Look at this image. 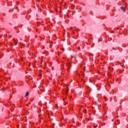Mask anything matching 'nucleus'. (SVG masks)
<instances>
[{
  "instance_id": "nucleus-15",
  "label": "nucleus",
  "mask_w": 128,
  "mask_h": 128,
  "mask_svg": "<svg viewBox=\"0 0 128 128\" xmlns=\"http://www.w3.org/2000/svg\"><path fill=\"white\" fill-rule=\"evenodd\" d=\"M94 128H96V126H94Z\"/></svg>"
},
{
  "instance_id": "nucleus-16",
  "label": "nucleus",
  "mask_w": 128,
  "mask_h": 128,
  "mask_svg": "<svg viewBox=\"0 0 128 128\" xmlns=\"http://www.w3.org/2000/svg\"><path fill=\"white\" fill-rule=\"evenodd\" d=\"M80 110H81L80 108L79 109V112H80Z\"/></svg>"
},
{
  "instance_id": "nucleus-17",
  "label": "nucleus",
  "mask_w": 128,
  "mask_h": 128,
  "mask_svg": "<svg viewBox=\"0 0 128 128\" xmlns=\"http://www.w3.org/2000/svg\"><path fill=\"white\" fill-rule=\"evenodd\" d=\"M113 48V50H114V48Z\"/></svg>"
},
{
  "instance_id": "nucleus-1",
  "label": "nucleus",
  "mask_w": 128,
  "mask_h": 128,
  "mask_svg": "<svg viewBox=\"0 0 128 128\" xmlns=\"http://www.w3.org/2000/svg\"><path fill=\"white\" fill-rule=\"evenodd\" d=\"M67 66H68V68L67 69L68 73H66L64 74L65 76H70V68H72V64L70 63H67L66 64Z\"/></svg>"
},
{
  "instance_id": "nucleus-4",
  "label": "nucleus",
  "mask_w": 128,
  "mask_h": 128,
  "mask_svg": "<svg viewBox=\"0 0 128 128\" xmlns=\"http://www.w3.org/2000/svg\"><path fill=\"white\" fill-rule=\"evenodd\" d=\"M104 100H105L106 102H108V98H106V96H104Z\"/></svg>"
},
{
  "instance_id": "nucleus-11",
  "label": "nucleus",
  "mask_w": 128,
  "mask_h": 128,
  "mask_svg": "<svg viewBox=\"0 0 128 128\" xmlns=\"http://www.w3.org/2000/svg\"><path fill=\"white\" fill-rule=\"evenodd\" d=\"M70 30H72V27H70Z\"/></svg>"
},
{
  "instance_id": "nucleus-6",
  "label": "nucleus",
  "mask_w": 128,
  "mask_h": 128,
  "mask_svg": "<svg viewBox=\"0 0 128 128\" xmlns=\"http://www.w3.org/2000/svg\"><path fill=\"white\" fill-rule=\"evenodd\" d=\"M83 112L84 114H86V110H84Z\"/></svg>"
},
{
  "instance_id": "nucleus-5",
  "label": "nucleus",
  "mask_w": 128,
  "mask_h": 128,
  "mask_svg": "<svg viewBox=\"0 0 128 128\" xmlns=\"http://www.w3.org/2000/svg\"><path fill=\"white\" fill-rule=\"evenodd\" d=\"M14 40V42L15 44H16V45L18 44V42H16V40Z\"/></svg>"
},
{
  "instance_id": "nucleus-7",
  "label": "nucleus",
  "mask_w": 128,
  "mask_h": 128,
  "mask_svg": "<svg viewBox=\"0 0 128 128\" xmlns=\"http://www.w3.org/2000/svg\"><path fill=\"white\" fill-rule=\"evenodd\" d=\"M78 50H80V46L78 47Z\"/></svg>"
},
{
  "instance_id": "nucleus-18",
  "label": "nucleus",
  "mask_w": 128,
  "mask_h": 128,
  "mask_svg": "<svg viewBox=\"0 0 128 128\" xmlns=\"http://www.w3.org/2000/svg\"><path fill=\"white\" fill-rule=\"evenodd\" d=\"M26 106H28V104H26Z\"/></svg>"
},
{
  "instance_id": "nucleus-3",
  "label": "nucleus",
  "mask_w": 128,
  "mask_h": 128,
  "mask_svg": "<svg viewBox=\"0 0 128 128\" xmlns=\"http://www.w3.org/2000/svg\"><path fill=\"white\" fill-rule=\"evenodd\" d=\"M28 96V92H26V95H25V98H26V96Z\"/></svg>"
},
{
  "instance_id": "nucleus-12",
  "label": "nucleus",
  "mask_w": 128,
  "mask_h": 128,
  "mask_svg": "<svg viewBox=\"0 0 128 128\" xmlns=\"http://www.w3.org/2000/svg\"><path fill=\"white\" fill-rule=\"evenodd\" d=\"M72 8H74V6H72Z\"/></svg>"
},
{
  "instance_id": "nucleus-20",
  "label": "nucleus",
  "mask_w": 128,
  "mask_h": 128,
  "mask_svg": "<svg viewBox=\"0 0 128 128\" xmlns=\"http://www.w3.org/2000/svg\"><path fill=\"white\" fill-rule=\"evenodd\" d=\"M110 40H112V38H110Z\"/></svg>"
},
{
  "instance_id": "nucleus-19",
  "label": "nucleus",
  "mask_w": 128,
  "mask_h": 128,
  "mask_svg": "<svg viewBox=\"0 0 128 128\" xmlns=\"http://www.w3.org/2000/svg\"><path fill=\"white\" fill-rule=\"evenodd\" d=\"M9 80H10V78H9Z\"/></svg>"
},
{
  "instance_id": "nucleus-9",
  "label": "nucleus",
  "mask_w": 128,
  "mask_h": 128,
  "mask_svg": "<svg viewBox=\"0 0 128 128\" xmlns=\"http://www.w3.org/2000/svg\"><path fill=\"white\" fill-rule=\"evenodd\" d=\"M62 50L63 52H64V48H62Z\"/></svg>"
},
{
  "instance_id": "nucleus-8",
  "label": "nucleus",
  "mask_w": 128,
  "mask_h": 128,
  "mask_svg": "<svg viewBox=\"0 0 128 128\" xmlns=\"http://www.w3.org/2000/svg\"><path fill=\"white\" fill-rule=\"evenodd\" d=\"M82 83L83 84V86H84V81H82Z\"/></svg>"
},
{
  "instance_id": "nucleus-13",
  "label": "nucleus",
  "mask_w": 128,
  "mask_h": 128,
  "mask_svg": "<svg viewBox=\"0 0 128 128\" xmlns=\"http://www.w3.org/2000/svg\"><path fill=\"white\" fill-rule=\"evenodd\" d=\"M118 124H120V121H118Z\"/></svg>"
},
{
  "instance_id": "nucleus-10",
  "label": "nucleus",
  "mask_w": 128,
  "mask_h": 128,
  "mask_svg": "<svg viewBox=\"0 0 128 128\" xmlns=\"http://www.w3.org/2000/svg\"><path fill=\"white\" fill-rule=\"evenodd\" d=\"M82 76L84 77V73L82 74Z\"/></svg>"
},
{
  "instance_id": "nucleus-2",
  "label": "nucleus",
  "mask_w": 128,
  "mask_h": 128,
  "mask_svg": "<svg viewBox=\"0 0 128 128\" xmlns=\"http://www.w3.org/2000/svg\"><path fill=\"white\" fill-rule=\"evenodd\" d=\"M120 10H123L124 12H126V8L124 6H121L120 7Z\"/></svg>"
},
{
  "instance_id": "nucleus-21",
  "label": "nucleus",
  "mask_w": 128,
  "mask_h": 128,
  "mask_svg": "<svg viewBox=\"0 0 128 128\" xmlns=\"http://www.w3.org/2000/svg\"><path fill=\"white\" fill-rule=\"evenodd\" d=\"M16 8H18V7H16Z\"/></svg>"
},
{
  "instance_id": "nucleus-14",
  "label": "nucleus",
  "mask_w": 128,
  "mask_h": 128,
  "mask_svg": "<svg viewBox=\"0 0 128 128\" xmlns=\"http://www.w3.org/2000/svg\"><path fill=\"white\" fill-rule=\"evenodd\" d=\"M74 58V56H72V58Z\"/></svg>"
}]
</instances>
